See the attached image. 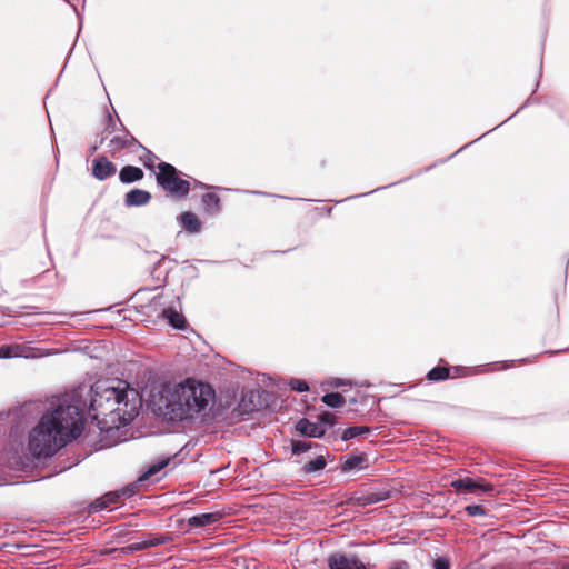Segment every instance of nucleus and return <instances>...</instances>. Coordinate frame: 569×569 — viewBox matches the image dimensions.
<instances>
[{"label": "nucleus", "instance_id": "obj_48", "mask_svg": "<svg viewBox=\"0 0 569 569\" xmlns=\"http://www.w3.org/2000/svg\"><path fill=\"white\" fill-rule=\"evenodd\" d=\"M293 200H298V201H301L303 200L302 198H292Z\"/></svg>", "mask_w": 569, "mask_h": 569}, {"label": "nucleus", "instance_id": "obj_19", "mask_svg": "<svg viewBox=\"0 0 569 569\" xmlns=\"http://www.w3.org/2000/svg\"><path fill=\"white\" fill-rule=\"evenodd\" d=\"M450 377V368L447 366H437L433 367L429 372L427 373V379L429 381H443Z\"/></svg>", "mask_w": 569, "mask_h": 569}, {"label": "nucleus", "instance_id": "obj_39", "mask_svg": "<svg viewBox=\"0 0 569 569\" xmlns=\"http://www.w3.org/2000/svg\"><path fill=\"white\" fill-rule=\"evenodd\" d=\"M530 99H527L521 106L520 108H518V110L515 112V114H517L520 110H522L525 107H527L529 103H530Z\"/></svg>", "mask_w": 569, "mask_h": 569}, {"label": "nucleus", "instance_id": "obj_13", "mask_svg": "<svg viewBox=\"0 0 569 569\" xmlns=\"http://www.w3.org/2000/svg\"><path fill=\"white\" fill-rule=\"evenodd\" d=\"M201 204L204 213L209 216H218L221 211V200L213 192H207L201 197Z\"/></svg>", "mask_w": 569, "mask_h": 569}, {"label": "nucleus", "instance_id": "obj_34", "mask_svg": "<svg viewBox=\"0 0 569 569\" xmlns=\"http://www.w3.org/2000/svg\"><path fill=\"white\" fill-rule=\"evenodd\" d=\"M390 186H391V184H389V187H390ZM385 188H388V186H387V187H380V188H377V189H375V190H372V191H370V192H365V193H361V194H357V196L349 197V198H347L346 200L355 199V198H359V197H366V196H368V194H370V193H372V192H375V191H378V190H380V189H385Z\"/></svg>", "mask_w": 569, "mask_h": 569}, {"label": "nucleus", "instance_id": "obj_10", "mask_svg": "<svg viewBox=\"0 0 569 569\" xmlns=\"http://www.w3.org/2000/svg\"><path fill=\"white\" fill-rule=\"evenodd\" d=\"M151 193L143 189H132L124 196L126 207H142L149 203Z\"/></svg>", "mask_w": 569, "mask_h": 569}, {"label": "nucleus", "instance_id": "obj_11", "mask_svg": "<svg viewBox=\"0 0 569 569\" xmlns=\"http://www.w3.org/2000/svg\"><path fill=\"white\" fill-rule=\"evenodd\" d=\"M221 518L222 513L220 511L206 512L192 516L189 518L188 523L192 528H201L217 523Z\"/></svg>", "mask_w": 569, "mask_h": 569}, {"label": "nucleus", "instance_id": "obj_47", "mask_svg": "<svg viewBox=\"0 0 569 569\" xmlns=\"http://www.w3.org/2000/svg\"><path fill=\"white\" fill-rule=\"evenodd\" d=\"M97 150H98V146H93V147H91V149H90L91 153H94Z\"/></svg>", "mask_w": 569, "mask_h": 569}, {"label": "nucleus", "instance_id": "obj_45", "mask_svg": "<svg viewBox=\"0 0 569 569\" xmlns=\"http://www.w3.org/2000/svg\"><path fill=\"white\" fill-rule=\"evenodd\" d=\"M488 133H491V130H488V132L482 133V136H479L478 139H476L473 142L478 141L479 139H482V137L488 136Z\"/></svg>", "mask_w": 569, "mask_h": 569}, {"label": "nucleus", "instance_id": "obj_8", "mask_svg": "<svg viewBox=\"0 0 569 569\" xmlns=\"http://www.w3.org/2000/svg\"><path fill=\"white\" fill-rule=\"evenodd\" d=\"M296 430L301 435L309 438H321L326 433L322 425L311 422L307 418H301L296 423Z\"/></svg>", "mask_w": 569, "mask_h": 569}, {"label": "nucleus", "instance_id": "obj_16", "mask_svg": "<svg viewBox=\"0 0 569 569\" xmlns=\"http://www.w3.org/2000/svg\"><path fill=\"white\" fill-rule=\"evenodd\" d=\"M162 317L174 329H183L186 326L183 316L179 313L173 307L164 308L162 311Z\"/></svg>", "mask_w": 569, "mask_h": 569}, {"label": "nucleus", "instance_id": "obj_28", "mask_svg": "<svg viewBox=\"0 0 569 569\" xmlns=\"http://www.w3.org/2000/svg\"><path fill=\"white\" fill-rule=\"evenodd\" d=\"M148 548L157 547L164 545L169 541V538L164 535H158V536H149L148 538L143 539Z\"/></svg>", "mask_w": 569, "mask_h": 569}, {"label": "nucleus", "instance_id": "obj_7", "mask_svg": "<svg viewBox=\"0 0 569 569\" xmlns=\"http://www.w3.org/2000/svg\"><path fill=\"white\" fill-rule=\"evenodd\" d=\"M117 172V167L113 162H111L107 157L100 156L97 157L92 161V176L97 180H106L109 177L114 176Z\"/></svg>", "mask_w": 569, "mask_h": 569}, {"label": "nucleus", "instance_id": "obj_21", "mask_svg": "<svg viewBox=\"0 0 569 569\" xmlns=\"http://www.w3.org/2000/svg\"><path fill=\"white\" fill-rule=\"evenodd\" d=\"M318 443L306 441V440H292L291 441V453L299 456L303 452L311 450L312 448H319Z\"/></svg>", "mask_w": 569, "mask_h": 569}, {"label": "nucleus", "instance_id": "obj_33", "mask_svg": "<svg viewBox=\"0 0 569 569\" xmlns=\"http://www.w3.org/2000/svg\"><path fill=\"white\" fill-rule=\"evenodd\" d=\"M191 186H193V188H199V189H203V190L212 188L211 186L206 184L201 181H198L197 179H192Z\"/></svg>", "mask_w": 569, "mask_h": 569}, {"label": "nucleus", "instance_id": "obj_46", "mask_svg": "<svg viewBox=\"0 0 569 569\" xmlns=\"http://www.w3.org/2000/svg\"><path fill=\"white\" fill-rule=\"evenodd\" d=\"M488 133H491V130H488V132L482 133V136H479L478 139H476L473 142L478 141L479 139H482V137L488 136Z\"/></svg>", "mask_w": 569, "mask_h": 569}, {"label": "nucleus", "instance_id": "obj_17", "mask_svg": "<svg viewBox=\"0 0 569 569\" xmlns=\"http://www.w3.org/2000/svg\"><path fill=\"white\" fill-rule=\"evenodd\" d=\"M170 462V458H162L157 460L156 462L150 463L146 471L138 478L139 482L146 481L152 476L157 475L163 468H166Z\"/></svg>", "mask_w": 569, "mask_h": 569}, {"label": "nucleus", "instance_id": "obj_42", "mask_svg": "<svg viewBox=\"0 0 569 569\" xmlns=\"http://www.w3.org/2000/svg\"><path fill=\"white\" fill-rule=\"evenodd\" d=\"M336 387H339V386H345L346 382L341 379H336L335 383H333Z\"/></svg>", "mask_w": 569, "mask_h": 569}, {"label": "nucleus", "instance_id": "obj_22", "mask_svg": "<svg viewBox=\"0 0 569 569\" xmlns=\"http://www.w3.org/2000/svg\"><path fill=\"white\" fill-rule=\"evenodd\" d=\"M23 349H24V347L22 345L2 346V347H0V359L22 357Z\"/></svg>", "mask_w": 569, "mask_h": 569}, {"label": "nucleus", "instance_id": "obj_3", "mask_svg": "<svg viewBox=\"0 0 569 569\" xmlns=\"http://www.w3.org/2000/svg\"><path fill=\"white\" fill-rule=\"evenodd\" d=\"M216 392L208 383L187 379L172 387H166L160 393L157 406L159 412L170 421L193 419L206 412L214 402Z\"/></svg>", "mask_w": 569, "mask_h": 569}, {"label": "nucleus", "instance_id": "obj_29", "mask_svg": "<svg viewBox=\"0 0 569 569\" xmlns=\"http://www.w3.org/2000/svg\"><path fill=\"white\" fill-rule=\"evenodd\" d=\"M465 511L470 517H485L487 510L480 505H468L465 507Z\"/></svg>", "mask_w": 569, "mask_h": 569}, {"label": "nucleus", "instance_id": "obj_30", "mask_svg": "<svg viewBox=\"0 0 569 569\" xmlns=\"http://www.w3.org/2000/svg\"><path fill=\"white\" fill-rule=\"evenodd\" d=\"M288 386L291 390H295L297 392H306L309 390V386L305 380L291 378L288 382Z\"/></svg>", "mask_w": 569, "mask_h": 569}, {"label": "nucleus", "instance_id": "obj_43", "mask_svg": "<svg viewBox=\"0 0 569 569\" xmlns=\"http://www.w3.org/2000/svg\"><path fill=\"white\" fill-rule=\"evenodd\" d=\"M488 133H491V130H488V132L482 133V136H479L478 139H476L473 142L478 141L479 139H482V137L488 136Z\"/></svg>", "mask_w": 569, "mask_h": 569}, {"label": "nucleus", "instance_id": "obj_37", "mask_svg": "<svg viewBox=\"0 0 569 569\" xmlns=\"http://www.w3.org/2000/svg\"><path fill=\"white\" fill-rule=\"evenodd\" d=\"M330 417H331V415L329 412L322 413L321 415L322 422L331 423Z\"/></svg>", "mask_w": 569, "mask_h": 569}, {"label": "nucleus", "instance_id": "obj_31", "mask_svg": "<svg viewBox=\"0 0 569 569\" xmlns=\"http://www.w3.org/2000/svg\"><path fill=\"white\" fill-rule=\"evenodd\" d=\"M433 569H450V561L446 557H438L433 560Z\"/></svg>", "mask_w": 569, "mask_h": 569}, {"label": "nucleus", "instance_id": "obj_2", "mask_svg": "<svg viewBox=\"0 0 569 569\" xmlns=\"http://www.w3.org/2000/svg\"><path fill=\"white\" fill-rule=\"evenodd\" d=\"M83 412L68 396L58 398L29 433V451L37 458L52 457L59 449L81 436Z\"/></svg>", "mask_w": 569, "mask_h": 569}, {"label": "nucleus", "instance_id": "obj_26", "mask_svg": "<svg viewBox=\"0 0 569 569\" xmlns=\"http://www.w3.org/2000/svg\"><path fill=\"white\" fill-rule=\"evenodd\" d=\"M322 402L330 408H339L345 405V398L339 392H329L322 397Z\"/></svg>", "mask_w": 569, "mask_h": 569}, {"label": "nucleus", "instance_id": "obj_24", "mask_svg": "<svg viewBox=\"0 0 569 569\" xmlns=\"http://www.w3.org/2000/svg\"><path fill=\"white\" fill-rule=\"evenodd\" d=\"M138 148L143 151V153L139 157L141 163L147 168L152 170L154 168V162L158 157L149 149H147L141 143H138Z\"/></svg>", "mask_w": 569, "mask_h": 569}, {"label": "nucleus", "instance_id": "obj_27", "mask_svg": "<svg viewBox=\"0 0 569 569\" xmlns=\"http://www.w3.org/2000/svg\"><path fill=\"white\" fill-rule=\"evenodd\" d=\"M365 459L361 456H352L348 457L345 462L342 463V471H351L356 468H360V466L363 463Z\"/></svg>", "mask_w": 569, "mask_h": 569}, {"label": "nucleus", "instance_id": "obj_41", "mask_svg": "<svg viewBox=\"0 0 569 569\" xmlns=\"http://www.w3.org/2000/svg\"><path fill=\"white\" fill-rule=\"evenodd\" d=\"M471 143H472V142H470V144H471ZM468 146H469V143H468V144H466V146H462V148H460V149H459V150H457L455 153H452L451 156H449V158H448V159H451L453 156H456L457 153H459L461 150L466 149Z\"/></svg>", "mask_w": 569, "mask_h": 569}, {"label": "nucleus", "instance_id": "obj_18", "mask_svg": "<svg viewBox=\"0 0 569 569\" xmlns=\"http://www.w3.org/2000/svg\"><path fill=\"white\" fill-rule=\"evenodd\" d=\"M326 466L327 461L325 459V456L320 453L315 459L305 463V466L302 467V472L305 475L315 473L325 469Z\"/></svg>", "mask_w": 569, "mask_h": 569}, {"label": "nucleus", "instance_id": "obj_38", "mask_svg": "<svg viewBox=\"0 0 569 569\" xmlns=\"http://www.w3.org/2000/svg\"><path fill=\"white\" fill-rule=\"evenodd\" d=\"M249 193L257 194V196H264V197H272L273 194L263 192V191H248Z\"/></svg>", "mask_w": 569, "mask_h": 569}, {"label": "nucleus", "instance_id": "obj_20", "mask_svg": "<svg viewBox=\"0 0 569 569\" xmlns=\"http://www.w3.org/2000/svg\"><path fill=\"white\" fill-rule=\"evenodd\" d=\"M370 433V428L367 426H352L343 430L341 435L342 441H349L359 436H365Z\"/></svg>", "mask_w": 569, "mask_h": 569}, {"label": "nucleus", "instance_id": "obj_12", "mask_svg": "<svg viewBox=\"0 0 569 569\" xmlns=\"http://www.w3.org/2000/svg\"><path fill=\"white\" fill-rule=\"evenodd\" d=\"M390 498V491L368 492L352 498L353 505L358 507H366L369 505L378 503Z\"/></svg>", "mask_w": 569, "mask_h": 569}, {"label": "nucleus", "instance_id": "obj_4", "mask_svg": "<svg viewBox=\"0 0 569 569\" xmlns=\"http://www.w3.org/2000/svg\"><path fill=\"white\" fill-rule=\"evenodd\" d=\"M156 174L157 184L170 197L181 200L184 199L191 190V181L183 179V173L174 166L168 162L158 164Z\"/></svg>", "mask_w": 569, "mask_h": 569}, {"label": "nucleus", "instance_id": "obj_25", "mask_svg": "<svg viewBox=\"0 0 569 569\" xmlns=\"http://www.w3.org/2000/svg\"><path fill=\"white\" fill-rule=\"evenodd\" d=\"M116 498H118V495L107 493L104 497L97 499L91 505V510L97 512L106 508H109L111 503L116 502Z\"/></svg>", "mask_w": 569, "mask_h": 569}, {"label": "nucleus", "instance_id": "obj_35", "mask_svg": "<svg viewBox=\"0 0 569 569\" xmlns=\"http://www.w3.org/2000/svg\"><path fill=\"white\" fill-rule=\"evenodd\" d=\"M107 130L114 131L116 130V123L113 122L111 116L109 114V121L106 127Z\"/></svg>", "mask_w": 569, "mask_h": 569}, {"label": "nucleus", "instance_id": "obj_15", "mask_svg": "<svg viewBox=\"0 0 569 569\" xmlns=\"http://www.w3.org/2000/svg\"><path fill=\"white\" fill-rule=\"evenodd\" d=\"M143 177V171L134 166H124L119 172V180L124 184L140 181Z\"/></svg>", "mask_w": 569, "mask_h": 569}, {"label": "nucleus", "instance_id": "obj_36", "mask_svg": "<svg viewBox=\"0 0 569 569\" xmlns=\"http://www.w3.org/2000/svg\"><path fill=\"white\" fill-rule=\"evenodd\" d=\"M391 569H408V563L406 561H400L396 563Z\"/></svg>", "mask_w": 569, "mask_h": 569}, {"label": "nucleus", "instance_id": "obj_40", "mask_svg": "<svg viewBox=\"0 0 569 569\" xmlns=\"http://www.w3.org/2000/svg\"><path fill=\"white\" fill-rule=\"evenodd\" d=\"M513 363V361H505L501 363V369H508L511 367V365Z\"/></svg>", "mask_w": 569, "mask_h": 569}, {"label": "nucleus", "instance_id": "obj_6", "mask_svg": "<svg viewBox=\"0 0 569 569\" xmlns=\"http://www.w3.org/2000/svg\"><path fill=\"white\" fill-rule=\"evenodd\" d=\"M328 569H368L356 556L336 552L328 557Z\"/></svg>", "mask_w": 569, "mask_h": 569}, {"label": "nucleus", "instance_id": "obj_23", "mask_svg": "<svg viewBox=\"0 0 569 569\" xmlns=\"http://www.w3.org/2000/svg\"><path fill=\"white\" fill-rule=\"evenodd\" d=\"M23 349H24V347L22 345L2 346V347H0V359L22 357Z\"/></svg>", "mask_w": 569, "mask_h": 569}, {"label": "nucleus", "instance_id": "obj_44", "mask_svg": "<svg viewBox=\"0 0 569 569\" xmlns=\"http://www.w3.org/2000/svg\"><path fill=\"white\" fill-rule=\"evenodd\" d=\"M488 133H491V130H488V132L482 133V136H479L478 139H476L473 142L478 141L479 139H482V137L488 136Z\"/></svg>", "mask_w": 569, "mask_h": 569}, {"label": "nucleus", "instance_id": "obj_5", "mask_svg": "<svg viewBox=\"0 0 569 569\" xmlns=\"http://www.w3.org/2000/svg\"><path fill=\"white\" fill-rule=\"evenodd\" d=\"M451 487L458 492L479 495V492H491L493 486L483 479H475L471 477L458 478L451 481Z\"/></svg>", "mask_w": 569, "mask_h": 569}, {"label": "nucleus", "instance_id": "obj_1", "mask_svg": "<svg viewBox=\"0 0 569 569\" xmlns=\"http://www.w3.org/2000/svg\"><path fill=\"white\" fill-rule=\"evenodd\" d=\"M67 396L71 403L80 406L83 416L87 413L106 432L131 423L141 407L139 392L121 379L97 381L84 400L83 389Z\"/></svg>", "mask_w": 569, "mask_h": 569}, {"label": "nucleus", "instance_id": "obj_32", "mask_svg": "<svg viewBox=\"0 0 569 569\" xmlns=\"http://www.w3.org/2000/svg\"><path fill=\"white\" fill-rule=\"evenodd\" d=\"M126 549L130 552L140 551L147 549L144 540L132 542L126 547Z\"/></svg>", "mask_w": 569, "mask_h": 569}, {"label": "nucleus", "instance_id": "obj_9", "mask_svg": "<svg viewBox=\"0 0 569 569\" xmlns=\"http://www.w3.org/2000/svg\"><path fill=\"white\" fill-rule=\"evenodd\" d=\"M138 143L140 142L130 132L126 131L123 137L116 136L109 141V151L112 156H116V153L123 149L138 147Z\"/></svg>", "mask_w": 569, "mask_h": 569}, {"label": "nucleus", "instance_id": "obj_14", "mask_svg": "<svg viewBox=\"0 0 569 569\" xmlns=\"http://www.w3.org/2000/svg\"><path fill=\"white\" fill-rule=\"evenodd\" d=\"M178 221L190 233H198L201 231L202 222L198 216L191 211L182 212L178 217Z\"/></svg>", "mask_w": 569, "mask_h": 569}]
</instances>
